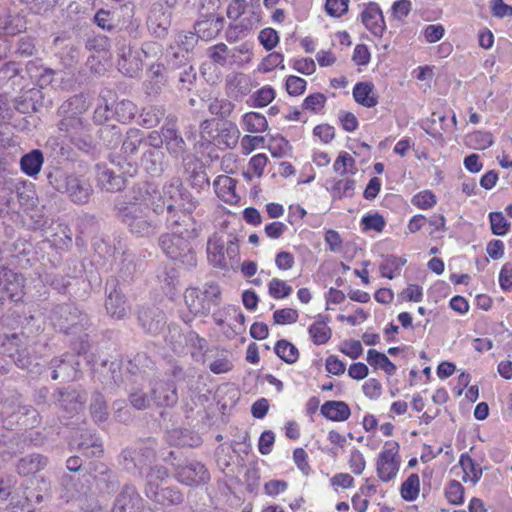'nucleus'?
I'll return each instance as SVG.
<instances>
[{"instance_id":"11","label":"nucleus","mask_w":512,"mask_h":512,"mask_svg":"<svg viewBox=\"0 0 512 512\" xmlns=\"http://www.w3.org/2000/svg\"><path fill=\"white\" fill-rule=\"evenodd\" d=\"M174 475L178 482L187 486L203 485L210 480L207 468L196 460H187L185 463L177 464Z\"/></svg>"},{"instance_id":"10","label":"nucleus","mask_w":512,"mask_h":512,"mask_svg":"<svg viewBox=\"0 0 512 512\" xmlns=\"http://www.w3.org/2000/svg\"><path fill=\"white\" fill-rule=\"evenodd\" d=\"M398 453V443H385L382 451L378 455L376 463L377 475L381 481L389 482L396 477L401 464Z\"/></svg>"},{"instance_id":"38","label":"nucleus","mask_w":512,"mask_h":512,"mask_svg":"<svg viewBox=\"0 0 512 512\" xmlns=\"http://www.w3.org/2000/svg\"><path fill=\"white\" fill-rule=\"evenodd\" d=\"M43 154L40 150H32L22 156L20 160L21 170L28 176H36L43 165Z\"/></svg>"},{"instance_id":"24","label":"nucleus","mask_w":512,"mask_h":512,"mask_svg":"<svg viewBox=\"0 0 512 512\" xmlns=\"http://www.w3.org/2000/svg\"><path fill=\"white\" fill-rule=\"evenodd\" d=\"M141 165L151 176H160L167 165L165 153L162 149H146L141 157Z\"/></svg>"},{"instance_id":"46","label":"nucleus","mask_w":512,"mask_h":512,"mask_svg":"<svg viewBox=\"0 0 512 512\" xmlns=\"http://www.w3.org/2000/svg\"><path fill=\"white\" fill-rule=\"evenodd\" d=\"M268 162V157L263 154L259 153L257 155H254L248 163L247 170L243 173L245 179L251 181L253 177H261L264 172V168L266 167Z\"/></svg>"},{"instance_id":"61","label":"nucleus","mask_w":512,"mask_h":512,"mask_svg":"<svg viewBox=\"0 0 512 512\" xmlns=\"http://www.w3.org/2000/svg\"><path fill=\"white\" fill-rule=\"evenodd\" d=\"M24 28L21 19L12 16L0 17V30L8 35H15Z\"/></svg>"},{"instance_id":"27","label":"nucleus","mask_w":512,"mask_h":512,"mask_svg":"<svg viewBox=\"0 0 512 512\" xmlns=\"http://www.w3.org/2000/svg\"><path fill=\"white\" fill-rule=\"evenodd\" d=\"M87 397L84 392L77 390H66L59 392V405L67 413L74 414L78 413L83 408Z\"/></svg>"},{"instance_id":"58","label":"nucleus","mask_w":512,"mask_h":512,"mask_svg":"<svg viewBox=\"0 0 512 512\" xmlns=\"http://www.w3.org/2000/svg\"><path fill=\"white\" fill-rule=\"evenodd\" d=\"M445 496L451 504L459 505L463 503L464 487L460 482L452 480L445 489Z\"/></svg>"},{"instance_id":"3","label":"nucleus","mask_w":512,"mask_h":512,"mask_svg":"<svg viewBox=\"0 0 512 512\" xmlns=\"http://www.w3.org/2000/svg\"><path fill=\"white\" fill-rule=\"evenodd\" d=\"M141 185H149L154 190V194L157 195L154 201H156V204L162 205V213L164 211L167 212L166 223L168 228H174V226L179 224V219H175L177 210L191 208V206H186L182 202L185 189L183 188L181 179L178 177H174L168 181L163 186L162 193L152 183L145 182Z\"/></svg>"},{"instance_id":"25","label":"nucleus","mask_w":512,"mask_h":512,"mask_svg":"<svg viewBox=\"0 0 512 512\" xmlns=\"http://www.w3.org/2000/svg\"><path fill=\"white\" fill-rule=\"evenodd\" d=\"M167 151L171 156L178 158L186 151V143L174 125H166L161 129Z\"/></svg>"},{"instance_id":"57","label":"nucleus","mask_w":512,"mask_h":512,"mask_svg":"<svg viewBox=\"0 0 512 512\" xmlns=\"http://www.w3.org/2000/svg\"><path fill=\"white\" fill-rule=\"evenodd\" d=\"M208 109L211 114L225 118L234 110V104L227 99H214L210 102Z\"/></svg>"},{"instance_id":"50","label":"nucleus","mask_w":512,"mask_h":512,"mask_svg":"<svg viewBox=\"0 0 512 512\" xmlns=\"http://www.w3.org/2000/svg\"><path fill=\"white\" fill-rule=\"evenodd\" d=\"M137 113L136 105L130 100H121L116 103L114 115L117 120L122 123L129 122Z\"/></svg>"},{"instance_id":"42","label":"nucleus","mask_w":512,"mask_h":512,"mask_svg":"<svg viewBox=\"0 0 512 512\" xmlns=\"http://www.w3.org/2000/svg\"><path fill=\"white\" fill-rule=\"evenodd\" d=\"M367 362L374 368H380L388 375H394L397 368L389 358L375 349H369L367 352Z\"/></svg>"},{"instance_id":"56","label":"nucleus","mask_w":512,"mask_h":512,"mask_svg":"<svg viewBox=\"0 0 512 512\" xmlns=\"http://www.w3.org/2000/svg\"><path fill=\"white\" fill-rule=\"evenodd\" d=\"M239 134L240 132L236 125L229 123L220 131L218 143H224L226 147L233 148L238 143Z\"/></svg>"},{"instance_id":"36","label":"nucleus","mask_w":512,"mask_h":512,"mask_svg":"<svg viewBox=\"0 0 512 512\" xmlns=\"http://www.w3.org/2000/svg\"><path fill=\"white\" fill-rule=\"evenodd\" d=\"M95 372L99 374V380L104 385L117 384L120 380V363L117 361H102L99 368L93 366Z\"/></svg>"},{"instance_id":"28","label":"nucleus","mask_w":512,"mask_h":512,"mask_svg":"<svg viewBox=\"0 0 512 512\" xmlns=\"http://www.w3.org/2000/svg\"><path fill=\"white\" fill-rule=\"evenodd\" d=\"M227 93L234 97H242L250 93V78L243 73H233L226 77Z\"/></svg>"},{"instance_id":"32","label":"nucleus","mask_w":512,"mask_h":512,"mask_svg":"<svg viewBox=\"0 0 512 512\" xmlns=\"http://www.w3.org/2000/svg\"><path fill=\"white\" fill-rule=\"evenodd\" d=\"M353 97L358 104L372 108L377 105L378 97L371 82H359L353 88Z\"/></svg>"},{"instance_id":"35","label":"nucleus","mask_w":512,"mask_h":512,"mask_svg":"<svg viewBox=\"0 0 512 512\" xmlns=\"http://www.w3.org/2000/svg\"><path fill=\"white\" fill-rule=\"evenodd\" d=\"M321 413L332 421H345L349 418L351 411L343 401H327L322 405Z\"/></svg>"},{"instance_id":"2","label":"nucleus","mask_w":512,"mask_h":512,"mask_svg":"<svg viewBox=\"0 0 512 512\" xmlns=\"http://www.w3.org/2000/svg\"><path fill=\"white\" fill-rule=\"evenodd\" d=\"M181 224L170 228L172 233H166L160 236L159 246L163 253L173 261H178L183 266L191 268L196 266L197 260L188 238L190 232L188 229H180Z\"/></svg>"},{"instance_id":"26","label":"nucleus","mask_w":512,"mask_h":512,"mask_svg":"<svg viewBox=\"0 0 512 512\" xmlns=\"http://www.w3.org/2000/svg\"><path fill=\"white\" fill-rule=\"evenodd\" d=\"M217 196L228 204H235L239 200L236 194V180L227 175L218 176L213 183Z\"/></svg>"},{"instance_id":"54","label":"nucleus","mask_w":512,"mask_h":512,"mask_svg":"<svg viewBox=\"0 0 512 512\" xmlns=\"http://www.w3.org/2000/svg\"><path fill=\"white\" fill-rule=\"evenodd\" d=\"M293 289L284 280L273 278L268 284L269 295L274 299H282L290 296Z\"/></svg>"},{"instance_id":"1","label":"nucleus","mask_w":512,"mask_h":512,"mask_svg":"<svg viewBox=\"0 0 512 512\" xmlns=\"http://www.w3.org/2000/svg\"><path fill=\"white\" fill-rule=\"evenodd\" d=\"M154 190L149 185H137L127 202L117 206L119 220L137 237H149L157 232L159 223L150 212L162 214V205L156 204Z\"/></svg>"},{"instance_id":"64","label":"nucleus","mask_w":512,"mask_h":512,"mask_svg":"<svg viewBox=\"0 0 512 512\" xmlns=\"http://www.w3.org/2000/svg\"><path fill=\"white\" fill-rule=\"evenodd\" d=\"M98 132L107 147L112 148L120 141L121 132L116 126H105L99 129Z\"/></svg>"},{"instance_id":"5","label":"nucleus","mask_w":512,"mask_h":512,"mask_svg":"<svg viewBox=\"0 0 512 512\" xmlns=\"http://www.w3.org/2000/svg\"><path fill=\"white\" fill-rule=\"evenodd\" d=\"M49 183L59 192L67 193L76 204L86 203L92 193L91 186L85 180L56 170L48 175Z\"/></svg>"},{"instance_id":"47","label":"nucleus","mask_w":512,"mask_h":512,"mask_svg":"<svg viewBox=\"0 0 512 512\" xmlns=\"http://www.w3.org/2000/svg\"><path fill=\"white\" fill-rule=\"evenodd\" d=\"M309 334L314 344L327 343L332 335L331 329L324 321H316L309 327Z\"/></svg>"},{"instance_id":"51","label":"nucleus","mask_w":512,"mask_h":512,"mask_svg":"<svg viewBox=\"0 0 512 512\" xmlns=\"http://www.w3.org/2000/svg\"><path fill=\"white\" fill-rule=\"evenodd\" d=\"M355 163V159L349 153L342 151L334 161L333 170L340 175L355 174Z\"/></svg>"},{"instance_id":"8","label":"nucleus","mask_w":512,"mask_h":512,"mask_svg":"<svg viewBox=\"0 0 512 512\" xmlns=\"http://www.w3.org/2000/svg\"><path fill=\"white\" fill-rule=\"evenodd\" d=\"M208 57L217 65H239L242 66L251 61L252 44L241 43L239 46L229 48L225 43H218L208 48Z\"/></svg>"},{"instance_id":"31","label":"nucleus","mask_w":512,"mask_h":512,"mask_svg":"<svg viewBox=\"0 0 512 512\" xmlns=\"http://www.w3.org/2000/svg\"><path fill=\"white\" fill-rule=\"evenodd\" d=\"M168 476V470L164 466L156 465L150 467L149 471L146 474V496L148 498L156 496L157 491L160 490V485L168 478Z\"/></svg>"},{"instance_id":"21","label":"nucleus","mask_w":512,"mask_h":512,"mask_svg":"<svg viewBox=\"0 0 512 512\" xmlns=\"http://www.w3.org/2000/svg\"><path fill=\"white\" fill-rule=\"evenodd\" d=\"M118 69L119 71L129 77H135L142 70L143 59L140 54L133 53L130 47L122 46L118 53Z\"/></svg>"},{"instance_id":"16","label":"nucleus","mask_w":512,"mask_h":512,"mask_svg":"<svg viewBox=\"0 0 512 512\" xmlns=\"http://www.w3.org/2000/svg\"><path fill=\"white\" fill-rule=\"evenodd\" d=\"M152 401L159 407L173 406L178 401V394L173 382L154 380L150 382Z\"/></svg>"},{"instance_id":"41","label":"nucleus","mask_w":512,"mask_h":512,"mask_svg":"<svg viewBox=\"0 0 512 512\" xmlns=\"http://www.w3.org/2000/svg\"><path fill=\"white\" fill-rule=\"evenodd\" d=\"M88 107L89 102L84 95H74L61 105L59 108V114L80 116L88 109Z\"/></svg>"},{"instance_id":"53","label":"nucleus","mask_w":512,"mask_h":512,"mask_svg":"<svg viewBox=\"0 0 512 512\" xmlns=\"http://www.w3.org/2000/svg\"><path fill=\"white\" fill-rule=\"evenodd\" d=\"M275 95V90L272 87L264 86L250 97L248 104L252 107H265L274 100Z\"/></svg>"},{"instance_id":"52","label":"nucleus","mask_w":512,"mask_h":512,"mask_svg":"<svg viewBox=\"0 0 512 512\" xmlns=\"http://www.w3.org/2000/svg\"><path fill=\"white\" fill-rule=\"evenodd\" d=\"M90 411L93 419L97 422H103L107 419L108 411L103 395L98 392L92 395Z\"/></svg>"},{"instance_id":"39","label":"nucleus","mask_w":512,"mask_h":512,"mask_svg":"<svg viewBox=\"0 0 512 512\" xmlns=\"http://www.w3.org/2000/svg\"><path fill=\"white\" fill-rule=\"evenodd\" d=\"M330 194L333 199H342L354 195L356 182L351 178L332 179L330 181Z\"/></svg>"},{"instance_id":"23","label":"nucleus","mask_w":512,"mask_h":512,"mask_svg":"<svg viewBox=\"0 0 512 512\" xmlns=\"http://www.w3.org/2000/svg\"><path fill=\"white\" fill-rule=\"evenodd\" d=\"M72 444L86 457H98L103 452L101 441L90 430H83L78 438L73 439Z\"/></svg>"},{"instance_id":"49","label":"nucleus","mask_w":512,"mask_h":512,"mask_svg":"<svg viewBox=\"0 0 512 512\" xmlns=\"http://www.w3.org/2000/svg\"><path fill=\"white\" fill-rule=\"evenodd\" d=\"M420 491V479L415 473L411 474L401 485V496L406 501L417 499Z\"/></svg>"},{"instance_id":"19","label":"nucleus","mask_w":512,"mask_h":512,"mask_svg":"<svg viewBox=\"0 0 512 512\" xmlns=\"http://www.w3.org/2000/svg\"><path fill=\"white\" fill-rule=\"evenodd\" d=\"M3 347L8 356L11 357L15 364L21 369H28L32 361L27 353L26 347L23 346L22 338L18 334L6 336Z\"/></svg>"},{"instance_id":"55","label":"nucleus","mask_w":512,"mask_h":512,"mask_svg":"<svg viewBox=\"0 0 512 512\" xmlns=\"http://www.w3.org/2000/svg\"><path fill=\"white\" fill-rule=\"evenodd\" d=\"M491 231L494 235L503 236L510 230V223L502 212H491L489 214Z\"/></svg>"},{"instance_id":"59","label":"nucleus","mask_w":512,"mask_h":512,"mask_svg":"<svg viewBox=\"0 0 512 512\" xmlns=\"http://www.w3.org/2000/svg\"><path fill=\"white\" fill-rule=\"evenodd\" d=\"M19 69L15 62H9L2 66L0 69V87L11 82V86L15 84V80L18 77Z\"/></svg>"},{"instance_id":"43","label":"nucleus","mask_w":512,"mask_h":512,"mask_svg":"<svg viewBox=\"0 0 512 512\" xmlns=\"http://www.w3.org/2000/svg\"><path fill=\"white\" fill-rule=\"evenodd\" d=\"M465 143L472 149L484 150L494 143V138L490 132L474 131L466 135Z\"/></svg>"},{"instance_id":"34","label":"nucleus","mask_w":512,"mask_h":512,"mask_svg":"<svg viewBox=\"0 0 512 512\" xmlns=\"http://www.w3.org/2000/svg\"><path fill=\"white\" fill-rule=\"evenodd\" d=\"M47 463L48 460L43 455L31 454L21 458L17 463L16 469L18 474L28 476L43 469Z\"/></svg>"},{"instance_id":"7","label":"nucleus","mask_w":512,"mask_h":512,"mask_svg":"<svg viewBox=\"0 0 512 512\" xmlns=\"http://www.w3.org/2000/svg\"><path fill=\"white\" fill-rule=\"evenodd\" d=\"M156 458L155 441L147 440L121 453V464L130 473L143 475V471Z\"/></svg>"},{"instance_id":"22","label":"nucleus","mask_w":512,"mask_h":512,"mask_svg":"<svg viewBox=\"0 0 512 512\" xmlns=\"http://www.w3.org/2000/svg\"><path fill=\"white\" fill-rule=\"evenodd\" d=\"M224 28V18L221 16H202L195 23L196 35L203 40H212Z\"/></svg>"},{"instance_id":"13","label":"nucleus","mask_w":512,"mask_h":512,"mask_svg":"<svg viewBox=\"0 0 512 512\" xmlns=\"http://www.w3.org/2000/svg\"><path fill=\"white\" fill-rule=\"evenodd\" d=\"M171 9L160 3H154L147 17L148 30L158 38L164 37L171 25Z\"/></svg>"},{"instance_id":"62","label":"nucleus","mask_w":512,"mask_h":512,"mask_svg":"<svg viewBox=\"0 0 512 512\" xmlns=\"http://www.w3.org/2000/svg\"><path fill=\"white\" fill-rule=\"evenodd\" d=\"M361 225L364 231L373 230L376 232H382L385 227V220L378 213L368 214L362 218Z\"/></svg>"},{"instance_id":"12","label":"nucleus","mask_w":512,"mask_h":512,"mask_svg":"<svg viewBox=\"0 0 512 512\" xmlns=\"http://www.w3.org/2000/svg\"><path fill=\"white\" fill-rule=\"evenodd\" d=\"M105 308L107 313L115 319L125 318L129 311L127 299L119 288L118 280L111 277L106 282Z\"/></svg>"},{"instance_id":"15","label":"nucleus","mask_w":512,"mask_h":512,"mask_svg":"<svg viewBox=\"0 0 512 512\" xmlns=\"http://www.w3.org/2000/svg\"><path fill=\"white\" fill-rule=\"evenodd\" d=\"M138 322L146 333L158 335L165 328L166 316L157 307H142L138 311Z\"/></svg>"},{"instance_id":"44","label":"nucleus","mask_w":512,"mask_h":512,"mask_svg":"<svg viewBox=\"0 0 512 512\" xmlns=\"http://www.w3.org/2000/svg\"><path fill=\"white\" fill-rule=\"evenodd\" d=\"M149 499L162 505H178L183 502V494L177 487L163 488L157 491V495Z\"/></svg>"},{"instance_id":"33","label":"nucleus","mask_w":512,"mask_h":512,"mask_svg":"<svg viewBox=\"0 0 512 512\" xmlns=\"http://www.w3.org/2000/svg\"><path fill=\"white\" fill-rule=\"evenodd\" d=\"M144 134L141 130L131 128L127 131L121 147V154L126 161H129L143 143Z\"/></svg>"},{"instance_id":"37","label":"nucleus","mask_w":512,"mask_h":512,"mask_svg":"<svg viewBox=\"0 0 512 512\" xmlns=\"http://www.w3.org/2000/svg\"><path fill=\"white\" fill-rule=\"evenodd\" d=\"M459 464L463 470L464 482H471L473 485L477 484L482 477L483 468L477 464L468 454L460 456Z\"/></svg>"},{"instance_id":"14","label":"nucleus","mask_w":512,"mask_h":512,"mask_svg":"<svg viewBox=\"0 0 512 512\" xmlns=\"http://www.w3.org/2000/svg\"><path fill=\"white\" fill-rule=\"evenodd\" d=\"M80 363L72 354H65L62 357H55L50 362L52 369V379H62L63 381H72L77 378Z\"/></svg>"},{"instance_id":"29","label":"nucleus","mask_w":512,"mask_h":512,"mask_svg":"<svg viewBox=\"0 0 512 512\" xmlns=\"http://www.w3.org/2000/svg\"><path fill=\"white\" fill-rule=\"evenodd\" d=\"M184 300L189 311L194 315H207L210 312L207 299L204 298L198 288L190 287L186 289Z\"/></svg>"},{"instance_id":"40","label":"nucleus","mask_w":512,"mask_h":512,"mask_svg":"<svg viewBox=\"0 0 512 512\" xmlns=\"http://www.w3.org/2000/svg\"><path fill=\"white\" fill-rule=\"evenodd\" d=\"M241 122L244 129L250 133H263L268 128L266 117L257 112H248L244 114Z\"/></svg>"},{"instance_id":"6","label":"nucleus","mask_w":512,"mask_h":512,"mask_svg":"<svg viewBox=\"0 0 512 512\" xmlns=\"http://www.w3.org/2000/svg\"><path fill=\"white\" fill-rule=\"evenodd\" d=\"M51 321L55 328L65 334H78L88 325V317L73 304L58 305L53 309Z\"/></svg>"},{"instance_id":"20","label":"nucleus","mask_w":512,"mask_h":512,"mask_svg":"<svg viewBox=\"0 0 512 512\" xmlns=\"http://www.w3.org/2000/svg\"><path fill=\"white\" fill-rule=\"evenodd\" d=\"M0 285L7 297L17 302L23 296V277L8 268L0 269Z\"/></svg>"},{"instance_id":"45","label":"nucleus","mask_w":512,"mask_h":512,"mask_svg":"<svg viewBox=\"0 0 512 512\" xmlns=\"http://www.w3.org/2000/svg\"><path fill=\"white\" fill-rule=\"evenodd\" d=\"M274 350L277 356L288 364L295 363L299 358L296 346L284 339L277 341Z\"/></svg>"},{"instance_id":"60","label":"nucleus","mask_w":512,"mask_h":512,"mask_svg":"<svg viewBox=\"0 0 512 512\" xmlns=\"http://www.w3.org/2000/svg\"><path fill=\"white\" fill-rule=\"evenodd\" d=\"M436 203V196L430 190L421 191L412 198V204L419 209H430Z\"/></svg>"},{"instance_id":"30","label":"nucleus","mask_w":512,"mask_h":512,"mask_svg":"<svg viewBox=\"0 0 512 512\" xmlns=\"http://www.w3.org/2000/svg\"><path fill=\"white\" fill-rule=\"evenodd\" d=\"M207 255L209 262L216 268L227 266L225 256V243L217 235H213L207 242Z\"/></svg>"},{"instance_id":"18","label":"nucleus","mask_w":512,"mask_h":512,"mask_svg":"<svg viewBox=\"0 0 512 512\" xmlns=\"http://www.w3.org/2000/svg\"><path fill=\"white\" fill-rule=\"evenodd\" d=\"M361 22L372 34L381 37L386 28L384 16L379 5L375 2H370L365 5L361 14Z\"/></svg>"},{"instance_id":"48","label":"nucleus","mask_w":512,"mask_h":512,"mask_svg":"<svg viewBox=\"0 0 512 512\" xmlns=\"http://www.w3.org/2000/svg\"><path fill=\"white\" fill-rule=\"evenodd\" d=\"M165 111L161 106L145 107L141 114V123L146 128H153L159 124L164 117Z\"/></svg>"},{"instance_id":"9","label":"nucleus","mask_w":512,"mask_h":512,"mask_svg":"<svg viewBox=\"0 0 512 512\" xmlns=\"http://www.w3.org/2000/svg\"><path fill=\"white\" fill-rule=\"evenodd\" d=\"M63 119L58 128L64 132L70 141L81 150H88L93 145L90 126L80 116L61 114Z\"/></svg>"},{"instance_id":"17","label":"nucleus","mask_w":512,"mask_h":512,"mask_svg":"<svg viewBox=\"0 0 512 512\" xmlns=\"http://www.w3.org/2000/svg\"><path fill=\"white\" fill-rule=\"evenodd\" d=\"M143 500L136 488L125 486L115 499L111 512H142Z\"/></svg>"},{"instance_id":"4","label":"nucleus","mask_w":512,"mask_h":512,"mask_svg":"<svg viewBox=\"0 0 512 512\" xmlns=\"http://www.w3.org/2000/svg\"><path fill=\"white\" fill-rule=\"evenodd\" d=\"M0 415L6 429H12L15 424L24 428H34L40 423V415L31 406L22 405L18 398L7 399L0 403Z\"/></svg>"},{"instance_id":"63","label":"nucleus","mask_w":512,"mask_h":512,"mask_svg":"<svg viewBox=\"0 0 512 512\" xmlns=\"http://www.w3.org/2000/svg\"><path fill=\"white\" fill-rule=\"evenodd\" d=\"M326 96L322 93H314L307 96L303 101V108L314 113L321 111L326 103Z\"/></svg>"}]
</instances>
